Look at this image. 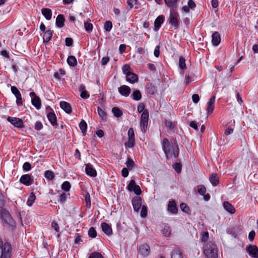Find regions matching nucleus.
Instances as JSON below:
<instances>
[{"label": "nucleus", "instance_id": "1", "mask_svg": "<svg viewBox=\"0 0 258 258\" xmlns=\"http://www.w3.org/2000/svg\"><path fill=\"white\" fill-rule=\"evenodd\" d=\"M162 146L167 159L171 158L173 156L175 158L178 157L179 150L176 142L170 143L167 138H164Z\"/></svg>", "mask_w": 258, "mask_h": 258}, {"label": "nucleus", "instance_id": "2", "mask_svg": "<svg viewBox=\"0 0 258 258\" xmlns=\"http://www.w3.org/2000/svg\"><path fill=\"white\" fill-rule=\"evenodd\" d=\"M137 110L140 113L143 112L140 119V126L142 132L145 133L148 124L149 112L147 109H145V105L143 103H139Z\"/></svg>", "mask_w": 258, "mask_h": 258}, {"label": "nucleus", "instance_id": "3", "mask_svg": "<svg viewBox=\"0 0 258 258\" xmlns=\"http://www.w3.org/2000/svg\"><path fill=\"white\" fill-rule=\"evenodd\" d=\"M1 218L5 227L7 228L11 227L12 228L16 227V223L15 220L7 210L5 209L1 210Z\"/></svg>", "mask_w": 258, "mask_h": 258}, {"label": "nucleus", "instance_id": "4", "mask_svg": "<svg viewBox=\"0 0 258 258\" xmlns=\"http://www.w3.org/2000/svg\"><path fill=\"white\" fill-rule=\"evenodd\" d=\"M204 253L208 258H217L218 249L216 244L209 242L204 247Z\"/></svg>", "mask_w": 258, "mask_h": 258}, {"label": "nucleus", "instance_id": "5", "mask_svg": "<svg viewBox=\"0 0 258 258\" xmlns=\"http://www.w3.org/2000/svg\"><path fill=\"white\" fill-rule=\"evenodd\" d=\"M11 244L6 242L4 244L0 240V258H11L12 256Z\"/></svg>", "mask_w": 258, "mask_h": 258}, {"label": "nucleus", "instance_id": "6", "mask_svg": "<svg viewBox=\"0 0 258 258\" xmlns=\"http://www.w3.org/2000/svg\"><path fill=\"white\" fill-rule=\"evenodd\" d=\"M168 21L172 27L174 29H178L180 24V17L177 12L174 10L170 11Z\"/></svg>", "mask_w": 258, "mask_h": 258}, {"label": "nucleus", "instance_id": "7", "mask_svg": "<svg viewBox=\"0 0 258 258\" xmlns=\"http://www.w3.org/2000/svg\"><path fill=\"white\" fill-rule=\"evenodd\" d=\"M137 252L142 256L146 257L148 256L150 252V247L146 243L141 244L137 247Z\"/></svg>", "mask_w": 258, "mask_h": 258}, {"label": "nucleus", "instance_id": "8", "mask_svg": "<svg viewBox=\"0 0 258 258\" xmlns=\"http://www.w3.org/2000/svg\"><path fill=\"white\" fill-rule=\"evenodd\" d=\"M127 188L130 191H134V193L137 196L140 195L142 193L140 187L136 184V182L134 179H132L130 181Z\"/></svg>", "mask_w": 258, "mask_h": 258}, {"label": "nucleus", "instance_id": "9", "mask_svg": "<svg viewBox=\"0 0 258 258\" xmlns=\"http://www.w3.org/2000/svg\"><path fill=\"white\" fill-rule=\"evenodd\" d=\"M7 120L11 124L14 125L15 127L18 128H23L24 127V124L22 119L14 117L9 116Z\"/></svg>", "mask_w": 258, "mask_h": 258}, {"label": "nucleus", "instance_id": "10", "mask_svg": "<svg viewBox=\"0 0 258 258\" xmlns=\"http://www.w3.org/2000/svg\"><path fill=\"white\" fill-rule=\"evenodd\" d=\"M12 93L16 98V103L18 106L23 105V99L21 94L18 88L15 86H12L11 88Z\"/></svg>", "mask_w": 258, "mask_h": 258}, {"label": "nucleus", "instance_id": "11", "mask_svg": "<svg viewBox=\"0 0 258 258\" xmlns=\"http://www.w3.org/2000/svg\"><path fill=\"white\" fill-rule=\"evenodd\" d=\"M49 109L50 112H48L47 114V118L51 125L55 128H56L57 126L56 116L53 110L50 107L47 108V109Z\"/></svg>", "mask_w": 258, "mask_h": 258}, {"label": "nucleus", "instance_id": "12", "mask_svg": "<svg viewBox=\"0 0 258 258\" xmlns=\"http://www.w3.org/2000/svg\"><path fill=\"white\" fill-rule=\"evenodd\" d=\"M246 250L251 257L258 258V247L256 245H249L246 247Z\"/></svg>", "mask_w": 258, "mask_h": 258}, {"label": "nucleus", "instance_id": "13", "mask_svg": "<svg viewBox=\"0 0 258 258\" xmlns=\"http://www.w3.org/2000/svg\"><path fill=\"white\" fill-rule=\"evenodd\" d=\"M30 96L32 98V104L35 106L37 109H39L41 108V100L40 98L36 95L35 92H30Z\"/></svg>", "mask_w": 258, "mask_h": 258}, {"label": "nucleus", "instance_id": "14", "mask_svg": "<svg viewBox=\"0 0 258 258\" xmlns=\"http://www.w3.org/2000/svg\"><path fill=\"white\" fill-rule=\"evenodd\" d=\"M20 182L26 186H29L33 184V180L29 174H24L21 177Z\"/></svg>", "mask_w": 258, "mask_h": 258}, {"label": "nucleus", "instance_id": "15", "mask_svg": "<svg viewBox=\"0 0 258 258\" xmlns=\"http://www.w3.org/2000/svg\"><path fill=\"white\" fill-rule=\"evenodd\" d=\"M132 204L134 210L138 212L141 209L142 206V199L139 197H135L132 200Z\"/></svg>", "mask_w": 258, "mask_h": 258}, {"label": "nucleus", "instance_id": "16", "mask_svg": "<svg viewBox=\"0 0 258 258\" xmlns=\"http://www.w3.org/2000/svg\"><path fill=\"white\" fill-rule=\"evenodd\" d=\"M215 99V96H213L209 99V101L207 102L206 110L208 115L211 114L214 109Z\"/></svg>", "mask_w": 258, "mask_h": 258}, {"label": "nucleus", "instance_id": "17", "mask_svg": "<svg viewBox=\"0 0 258 258\" xmlns=\"http://www.w3.org/2000/svg\"><path fill=\"white\" fill-rule=\"evenodd\" d=\"M118 90L120 94L124 97H128L131 92V88L124 85L119 87Z\"/></svg>", "mask_w": 258, "mask_h": 258}, {"label": "nucleus", "instance_id": "18", "mask_svg": "<svg viewBox=\"0 0 258 258\" xmlns=\"http://www.w3.org/2000/svg\"><path fill=\"white\" fill-rule=\"evenodd\" d=\"M85 171L86 174L91 177H96L97 172L96 170L93 168L91 164H87L85 167Z\"/></svg>", "mask_w": 258, "mask_h": 258}, {"label": "nucleus", "instance_id": "19", "mask_svg": "<svg viewBox=\"0 0 258 258\" xmlns=\"http://www.w3.org/2000/svg\"><path fill=\"white\" fill-rule=\"evenodd\" d=\"M177 208L174 201H169L168 204L167 211L171 214H175L177 213Z\"/></svg>", "mask_w": 258, "mask_h": 258}, {"label": "nucleus", "instance_id": "20", "mask_svg": "<svg viewBox=\"0 0 258 258\" xmlns=\"http://www.w3.org/2000/svg\"><path fill=\"white\" fill-rule=\"evenodd\" d=\"M125 77L126 81L131 84H134L138 81V76L133 72L126 74Z\"/></svg>", "mask_w": 258, "mask_h": 258}, {"label": "nucleus", "instance_id": "21", "mask_svg": "<svg viewBox=\"0 0 258 258\" xmlns=\"http://www.w3.org/2000/svg\"><path fill=\"white\" fill-rule=\"evenodd\" d=\"M221 41L220 35L218 32H215L212 35V43L213 45L217 46Z\"/></svg>", "mask_w": 258, "mask_h": 258}, {"label": "nucleus", "instance_id": "22", "mask_svg": "<svg viewBox=\"0 0 258 258\" xmlns=\"http://www.w3.org/2000/svg\"><path fill=\"white\" fill-rule=\"evenodd\" d=\"M60 106L66 113L70 114L72 112V106L68 102L61 101L60 102Z\"/></svg>", "mask_w": 258, "mask_h": 258}, {"label": "nucleus", "instance_id": "23", "mask_svg": "<svg viewBox=\"0 0 258 258\" xmlns=\"http://www.w3.org/2000/svg\"><path fill=\"white\" fill-rule=\"evenodd\" d=\"M171 256V258H183V253L178 247H175L173 250Z\"/></svg>", "mask_w": 258, "mask_h": 258}, {"label": "nucleus", "instance_id": "24", "mask_svg": "<svg viewBox=\"0 0 258 258\" xmlns=\"http://www.w3.org/2000/svg\"><path fill=\"white\" fill-rule=\"evenodd\" d=\"M101 228L102 231L107 235H110L112 234V231L111 226L105 222L101 223Z\"/></svg>", "mask_w": 258, "mask_h": 258}, {"label": "nucleus", "instance_id": "25", "mask_svg": "<svg viewBox=\"0 0 258 258\" xmlns=\"http://www.w3.org/2000/svg\"><path fill=\"white\" fill-rule=\"evenodd\" d=\"M65 18L63 15L59 14L56 19L55 24L58 28H62L64 25Z\"/></svg>", "mask_w": 258, "mask_h": 258}, {"label": "nucleus", "instance_id": "26", "mask_svg": "<svg viewBox=\"0 0 258 258\" xmlns=\"http://www.w3.org/2000/svg\"><path fill=\"white\" fill-rule=\"evenodd\" d=\"M223 207L224 209L230 214H233L235 212L234 207L228 202L223 203Z\"/></svg>", "mask_w": 258, "mask_h": 258}, {"label": "nucleus", "instance_id": "27", "mask_svg": "<svg viewBox=\"0 0 258 258\" xmlns=\"http://www.w3.org/2000/svg\"><path fill=\"white\" fill-rule=\"evenodd\" d=\"M164 21V17L163 15L159 16L154 21V26L159 29Z\"/></svg>", "mask_w": 258, "mask_h": 258}, {"label": "nucleus", "instance_id": "28", "mask_svg": "<svg viewBox=\"0 0 258 258\" xmlns=\"http://www.w3.org/2000/svg\"><path fill=\"white\" fill-rule=\"evenodd\" d=\"M41 12L44 17L47 20H50L52 17V12L50 9L48 8H43L41 10Z\"/></svg>", "mask_w": 258, "mask_h": 258}, {"label": "nucleus", "instance_id": "29", "mask_svg": "<svg viewBox=\"0 0 258 258\" xmlns=\"http://www.w3.org/2000/svg\"><path fill=\"white\" fill-rule=\"evenodd\" d=\"M209 180L213 186H217L219 183V178L216 173H212L209 178Z\"/></svg>", "mask_w": 258, "mask_h": 258}, {"label": "nucleus", "instance_id": "30", "mask_svg": "<svg viewBox=\"0 0 258 258\" xmlns=\"http://www.w3.org/2000/svg\"><path fill=\"white\" fill-rule=\"evenodd\" d=\"M132 99L135 101H139L142 98V94L140 90H134L131 95Z\"/></svg>", "mask_w": 258, "mask_h": 258}, {"label": "nucleus", "instance_id": "31", "mask_svg": "<svg viewBox=\"0 0 258 258\" xmlns=\"http://www.w3.org/2000/svg\"><path fill=\"white\" fill-rule=\"evenodd\" d=\"M67 62L71 67H75L77 64V59L73 55H70L68 57Z\"/></svg>", "mask_w": 258, "mask_h": 258}, {"label": "nucleus", "instance_id": "32", "mask_svg": "<svg viewBox=\"0 0 258 258\" xmlns=\"http://www.w3.org/2000/svg\"><path fill=\"white\" fill-rule=\"evenodd\" d=\"M35 199H36V196H35V194H34V192H31L30 194V195L28 197V200L27 201V205L29 207L32 206L33 204L35 202Z\"/></svg>", "mask_w": 258, "mask_h": 258}, {"label": "nucleus", "instance_id": "33", "mask_svg": "<svg viewBox=\"0 0 258 258\" xmlns=\"http://www.w3.org/2000/svg\"><path fill=\"white\" fill-rule=\"evenodd\" d=\"M52 36V32L50 30L46 31L43 35V42L45 43L48 42L51 39Z\"/></svg>", "mask_w": 258, "mask_h": 258}, {"label": "nucleus", "instance_id": "34", "mask_svg": "<svg viewBox=\"0 0 258 258\" xmlns=\"http://www.w3.org/2000/svg\"><path fill=\"white\" fill-rule=\"evenodd\" d=\"M178 66L179 68L182 70H185L186 69L185 59L182 56H179Z\"/></svg>", "mask_w": 258, "mask_h": 258}, {"label": "nucleus", "instance_id": "35", "mask_svg": "<svg viewBox=\"0 0 258 258\" xmlns=\"http://www.w3.org/2000/svg\"><path fill=\"white\" fill-rule=\"evenodd\" d=\"M79 125L80 130L81 131V132L82 133L83 135H85L86 134V132L87 128V123L85 122L84 120L82 119L81 121L80 122Z\"/></svg>", "mask_w": 258, "mask_h": 258}, {"label": "nucleus", "instance_id": "36", "mask_svg": "<svg viewBox=\"0 0 258 258\" xmlns=\"http://www.w3.org/2000/svg\"><path fill=\"white\" fill-rule=\"evenodd\" d=\"M112 112L114 115L116 117H121L123 114L122 111L117 107H113L112 109Z\"/></svg>", "mask_w": 258, "mask_h": 258}, {"label": "nucleus", "instance_id": "37", "mask_svg": "<svg viewBox=\"0 0 258 258\" xmlns=\"http://www.w3.org/2000/svg\"><path fill=\"white\" fill-rule=\"evenodd\" d=\"M45 177L48 180H52L54 178V174L51 170H47L44 173Z\"/></svg>", "mask_w": 258, "mask_h": 258}, {"label": "nucleus", "instance_id": "38", "mask_svg": "<svg viewBox=\"0 0 258 258\" xmlns=\"http://www.w3.org/2000/svg\"><path fill=\"white\" fill-rule=\"evenodd\" d=\"M162 233L164 236H169L171 234L170 227L168 225H165L162 230Z\"/></svg>", "mask_w": 258, "mask_h": 258}, {"label": "nucleus", "instance_id": "39", "mask_svg": "<svg viewBox=\"0 0 258 258\" xmlns=\"http://www.w3.org/2000/svg\"><path fill=\"white\" fill-rule=\"evenodd\" d=\"M147 89L149 93L152 95H154L157 92L156 87L151 83L147 84Z\"/></svg>", "mask_w": 258, "mask_h": 258}, {"label": "nucleus", "instance_id": "40", "mask_svg": "<svg viewBox=\"0 0 258 258\" xmlns=\"http://www.w3.org/2000/svg\"><path fill=\"white\" fill-rule=\"evenodd\" d=\"M135 145V139H128L126 142L125 143L124 145L126 148H132Z\"/></svg>", "mask_w": 258, "mask_h": 258}, {"label": "nucleus", "instance_id": "41", "mask_svg": "<svg viewBox=\"0 0 258 258\" xmlns=\"http://www.w3.org/2000/svg\"><path fill=\"white\" fill-rule=\"evenodd\" d=\"M71 187V185L69 181H64L61 185V189L66 191H68L70 190Z\"/></svg>", "mask_w": 258, "mask_h": 258}, {"label": "nucleus", "instance_id": "42", "mask_svg": "<svg viewBox=\"0 0 258 258\" xmlns=\"http://www.w3.org/2000/svg\"><path fill=\"white\" fill-rule=\"evenodd\" d=\"M88 258H104V257L101 253L94 251L91 253Z\"/></svg>", "mask_w": 258, "mask_h": 258}, {"label": "nucleus", "instance_id": "43", "mask_svg": "<svg viewBox=\"0 0 258 258\" xmlns=\"http://www.w3.org/2000/svg\"><path fill=\"white\" fill-rule=\"evenodd\" d=\"M165 4L167 7H174L178 2V0H164Z\"/></svg>", "mask_w": 258, "mask_h": 258}, {"label": "nucleus", "instance_id": "44", "mask_svg": "<svg viewBox=\"0 0 258 258\" xmlns=\"http://www.w3.org/2000/svg\"><path fill=\"white\" fill-rule=\"evenodd\" d=\"M112 28V23L110 21H106L104 25V29L107 31L110 32Z\"/></svg>", "mask_w": 258, "mask_h": 258}, {"label": "nucleus", "instance_id": "45", "mask_svg": "<svg viewBox=\"0 0 258 258\" xmlns=\"http://www.w3.org/2000/svg\"><path fill=\"white\" fill-rule=\"evenodd\" d=\"M98 113L102 119H105L106 118V112L100 107L97 108Z\"/></svg>", "mask_w": 258, "mask_h": 258}, {"label": "nucleus", "instance_id": "46", "mask_svg": "<svg viewBox=\"0 0 258 258\" xmlns=\"http://www.w3.org/2000/svg\"><path fill=\"white\" fill-rule=\"evenodd\" d=\"M67 198V195L66 193L63 192L59 196L58 201L59 203L63 204L66 202Z\"/></svg>", "mask_w": 258, "mask_h": 258}, {"label": "nucleus", "instance_id": "47", "mask_svg": "<svg viewBox=\"0 0 258 258\" xmlns=\"http://www.w3.org/2000/svg\"><path fill=\"white\" fill-rule=\"evenodd\" d=\"M84 28L88 32H91L93 29V25L88 22H84Z\"/></svg>", "mask_w": 258, "mask_h": 258}, {"label": "nucleus", "instance_id": "48", "mask_svg": "<svg viewBox=\"0 0 258 258\" xmlns=\"http://www.w3.org/2000/svg\"><path fill=\"white\" fill-rule=\"evenodd\" d=\"M126 165L128 170H132L135 165V162L131 159H128L126 162Z\"/></svg>", "mask_w": 258, "mask_h": 258}, {"label": "nucleus", "instance_id": "49", "mask_svg": "<svg viewBox=\"0 0 258 258\" xmlns=\"http://www.w3.org/2000/svg\"><path fill=\"white\" fill-rule=\"evenodd\" d=\"M88 235L92 238H95L97 236V232L94 227H91L88 230Z\"/></svg>", "mask_w": 258, "mask_h": 258}, {"label": "nucleus", "instance_id": "50", "mask_svg": "<svg viewBox=\"0 0 258 258\" xmlns=\"http://www.w3.org/2000/svg\"><path fill=\"white\" fill-rule=\"evenodd\" d=\"M173 168L178 173H180L181 170V164L179 163H175L172 165Z\"/></svg>", "mask_w": 258, "mask_h": 258}, {"label": "nucleus", "instance_id": "51", "mask_svg": "<svg viewBox=\"0 0 258 258\" xmlns=\"http://www.w3.org/2000/svg\"><path fill=\"white\" fill-rule=\"evenodd\" d=\"M180 208L182 211L186 213H188L189 211V208L187 205L185 203H181L180 205Z\"/></svg>", "mask_w": 258, "mask_h": 258}, {"label": "nucleus", "instance_id": "52", "mask_svg": "<svg viewBox=\"0 0 258 258\" xmlns=\"http://www.w3.org/2000/svg\"><path fill=\"white\" fill-rule=\"evenodd\" d=\"M198 190L199 194L202 196H204L206 191V187L203 185H200L198 186Z\"/></svg>", "mask_w": 258, "mask_h": 258}, {"label": "nucleus", "instance_id": "53", "mask_svg": "<svg viewBox=\"0 0 258 258\" xmlns=\"http://www.w3.org/2000/svg\"><path fill=\"white\" fill-rule=\"evenodd\" d=\"M85 202H86V206L87 207V208H90L91 207V199H90V195L88 192H87L86 195H85Z\"/></svg>", "mask_w": 258, "mask_h": 258}, {"label": "nucleus", "instance_id": "54", "mask_svg": "<svg viewBox=\"0 0 258 258\" xmlns=\"http://www.w3.org/2000/svg\"><path fill=\"white\" fill-rule=\"evenodd\" d=\"M6 197L0 191V208H2L5 203Z\"/></svg>", "mask_w": 258, "mask_h": 258}, {"label": "nucleus", "instance_id": "55", "mask_svg": "<svg viewBox=\"0 0 258 258\" xmlns=\"http://www.w3.org/2000/svg\"><path fill=\"white\" fill-rule=\"evenodd\" d=\"M32 168L31 165L29 162H25L23 165V169L26 171H30Z\"/></svg>", "mask_w": 258, "mask_h": 258}, {"label": "nucleus", "instance_id": "56", "mask_svg": "<svg viewBox=\"0 0 258 258\" xmlns=\"http://www.w3.org/2000/svg\"><path fill=\"white\" fill-rule=\"evenodd\" d=\"M82 241V240L81 238L79 233H76L75 235V244H80L81 242Z\"/></svg>", "mask_w": 258, "mask_h": 258}, {"label": "nucleus", "instance_id": "57", "mask_svg": "<svg viewBox=\"0 0 258 258\" xmlns=\"http://www.w3.org/2000/svg\"><path fill=\"white\" fill-rule=\"evenodd\" d=\"M128 139H135V133L134 129L130 127L127 132Z\"/></svg>", "mask_w": 258, "mask_h": 258}, {"label": "nucleus", "instance_id": "58", "mask_svg": "<svg viewBox=\"0 0 258 258\" xmlns=\"http://www.w3.org/2000/svg\"><path fill=\"white\" fill-rule=\"evenodd\" d=\"M130 67L129 65L125 64L123 66L122 68V72L123 74L125 75V76H126V74L132 73L131 72H130Z\"/></svg>", "mask_w": 258, "mask_h": 258}, {"label": "nucleus", "instance_id": "59", "mask_svg": "<svg viewBox=\"0 0 258 258\" xmlns=\"http://www.w3.org/2000/svg\"><path fill=\"white\" fill-rule=\"evenodd\" d=\"M141 216L142 217H146L147 216V208L145 206H143L142 207L141 211Z\"/></svg>", "mask_w": 258, "mask_h": 258}, {"label": "nucleus", "instance_id": "60", "mask_svg": "<svg viewBox=\"0 0 258 258\" xmlns=\"http://www.w3.org/2000/svg\"><path fill=\"white\" fill-rule=\"evenodd\" d=\"M234 128L232 126H229L225 130L224 135L225 136H228L232 134L233 133Z\"/></svg>", "mask_w": 258, "mask_h": 258}, {"label": "nucleus", "instance_id": "61", "mask_svg": "<svg viewBox=\"0 0 258 258\" xmlns=\"http://www.w3.org/2000/svg\"><path fill=\"white\" fill-rule=\"evenodd\" d=\"M209 238V233L208 232L206 231L205 232H204L202 234V235L201 237V240L203 242H206L208 240Z\"/></svg>", "mask_w": 258, "mask_h": 258}, {"label": "nucleus", "instance_id": "62", "mask_svg": "<svg viewBox=\"0 0 258 258\" xmlns=\"http://www.w3.org/2000/svg\"><path fill=\"white\" fill-rule=\"evenodd\" d=\"M43 127V125L40 121H36L35 123L34 128L37 131L41 130Z\"/></svg>", "mask_w": 258, "mask_h": 258}, {"label": "nucleus", "instance_id": "63", "mask_svg": "<svg viewBox=\"0 0 258 258\" xmlns=\"http://www.w3.org/2000/svg\"><path fill=\"white\" fill-rule=\"evenodd\" d=\"M51 226L54 229L56 232H58L59 231V227L57 222L55 221L52 222Z\"/></svg>", "mask_w": 258, "mask_h": 258}, {"label": "nucleus", "instance_id": "64", "mask_svg": "<svg viewBox=\"0 0 258 258\" xmlns=\"http://www.w3.org/2000/svg\"><path fill=\"white\" fill-rule=\"evenodd\" d=\"M65 42H66V45L67 46H70L73 45V40L72 38L67 37L66 38Z\"/></svg>", "mask_w": 258, "mask_h": 258}]
</instances>
